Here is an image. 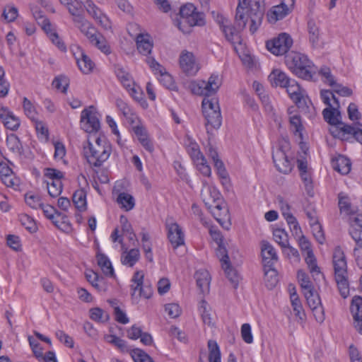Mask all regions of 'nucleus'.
Segmentation results:
<instances>
[{
  "mask_svg": "<svg viewBox=\"0 0 362 362\" xmlns=\"http://www.w3.org/2000/svg\"><path fill=\"white\" fill-rule=\"evenodd\" d=\"M87 143L88 146H84V156L88 163L93 167H100L112 153L110 143L104 136L95 138L94 144L89 140Z\"/></svg>",
  "mask_w": 362,
  "mask_h": 362,
  "instance_id": "obj_1",
  "label": "nucleus"
},
{
  "mask_svg": "<svg viewBox=\"0 0 362 362\" xmlns=\"http://www.w3.org/2000/svg\"><path fill=\"white\" fill-rule=\"evenodd\" d=\"M287 67L298 77L311 81L316 74L317 68L304 54L299 52H291L285 56Z\"/></svg>",
  "mask_w": 362,
  "mask_h": 362,
  "instance_id": "obj_2",
  "label": "nucleus"
},
{
  "mask_svg": "<svg viewBox=\"0 0 362 362\" xmlns=\"http://www.w3.org/2000/svg\"><path fill=\"white\" fill-rule=\"evenodd\" d=\"M332 263L334 271V279L339 291L341 297L346 298L349 293L347 262L346 255L339 246L336 247L334 250Z\"/></svg>",
  "mask_w": 362,
  "mask_h": 362,
  "instance_id": "obj_3",
  "label": "nucleus"
},
{
  "mask_svg": "<svg viewBox=\"0 0 362 362\" xmlns=\"http://www.w3.org/2000/svg\"><path fill=\"white\" fill-rule=\"evenodd\" d=\"M202 111L206 120V129L208 134H213L214 130L218 129L222 123L218 101L216 98H204L202 100Z\"/></svg>",
  "mask_w": 362,
  "mask_h": 362,
  "instance_id": "obj_4",
  "label": "nucleus"
},
{
  "mask_svg": "<svg viewBox=\"0 0 362 362\" xmlns=\"http://www.w3.org/2000/svg\"><path fill=\"white\" fill-rule=\"evenodd\" d=\"M349 234L356 245L354 249L356 263L362 269V214L350 217Z\"/></svg>",
  "mask_w": 362,
  "mask_h": 362,
  "instance_id": "obj_5",
  "label": "nucleus"
},
{
  "mask_svg": "<svg viewBox=\"0 0 362 362\" xmlns=\"http://www.w3.org/2000/svg\"><path fill=\"white\" fill-rule=\"evenodd\" d=\"M293 44V40L287 33H281L276 38L267 42L266 47L275 55H283L288 51Z\"/></svg>",
  "mask_w": 362,
  "mask_h": 362,
  "instance_id": "obj_6",
  "label": "nucleus"
},
{
  "mask_svg": "<svg viewBox=\"0 0 362 362\" xmlns=\"http://www.w3.org/2000/svg\"><path fill=\"white\" fill-rule=\"evenodd\" d=\"M296 0H282L279 5L272 6L267 13V21L275 23L288 16L294 7Z\"/></svg>",
  "mask_w": 362,
  "mask_h": 362,
  "instance_id": "obj_7",
  "label": "nucleus"
},
{
  "mask_svg": "<svg viewBox=\"0 0 362 362\" xmlns=\"http://www.w3.org/2000/svg\"><path fill=\"white\" fill-rule=\"evenodd\" d=\"M144 274L141 271H137L134 273L131 285V295L134 298L137 291L139 296L148 299L152 296L153 288L151 285L144 284Z\"/></svg>",
  "mask_w": 362,
  "mask_h": 362,
  "instance_id": "obj_8",
  "label": "nucleus"
},
{
  "mask_svg": "<svg viewBox=\"0 0 362 362\" xmlns=\"http://www.w3.org/2000/svg\"><path fill=\"white\" fill-rule=\"evenodd\" d=\"M93 107L90 106L84 109L81 113V126L86 132H96L99 130L100 125V121L93 112Z\"/></svg>",
  "mask_w": 362,
  "mask_h": 362,
  "instance_id": "obj_9",
  "label": "nucleus"
},
{
  "mask_svg": "<svg viewBox=\"0 0 362 362\" xmlns=\"http://www.w3.org/2000/svg\"><path fill=\"white\" fill-rule=\"evenodd\" d=\"M71 49L78 69L85 74L90 73L95 66V64L91 59L79 46L74 45L71 47Z\"/></svg>",
  "mask_w": 362,
  "mask_h": 362,
  "instance_id": "obj_10",
  "label": "nucleus"
},
{
  "mask_svg": "<svg viewBox=\"0 0 362 362\" xmlns=\"http://www.w3.org/2000/svg\"><path fill=\"white\" fill-rule=\"evenodd\" d=\"M272 159L276 169L279 172L288 174L291 171L293 168L292 163L288 160V156L283 149L282 146L273 151Z\"/></svg>",
  "mask_w": 362,
  "mask_h": 362,
  "instance_id": "obj_11",
  "label": "nucleus"
},
{
  "mask_svg": "<svg viewBox=\"0 0 362 362\" xmlns=\"http://www.w3.org/2000/svg\"><path fill=\"white\" fill-rule=\"evenodd\" d=\"M168 238L174 249L185 244V234L175 222H167Z\"/></svg>",
  "mask_w": 362,
  "mask_h": 362,
  "instance_id": "obj_12",
  "label": "nucleus"
},
{
  "mask_svg": "<svg viewBox=\"0 0 362 362\" xmlns=\"http://www.w3.org/2000/svg\"><path fill=\"white\" fill-rule=\"evenodd\" d=\"M180 65L187 75H195L199 69L193 53L186 50L182 52L180 56Z\"/></svg>",
  "mask_w": 362,
  "mask_h": 362,
  "instance_id": "obj_13",
  "label": "nucleus"
},
{
  "mask_svg": "<svg viewBox=\"0 0 362 362\" xmlns=\"http://www.w3.org/2000/svg\"><path fill=\"white\" fill-rule=\"evenodd\" d=\"M219 247V252L224 254L221 259V262H222V268L224 269L226 277L231 282L233 288H236L238 286L240 276L237 271L231 267L230 264L229 257L226 252V249L224 247H221L220 246Z\"/></svg>",
  "mask_w": 362,
  "mask_h": 362,
  "instance_id": "obj_14",
  "label": "nucleus"
},
{
  "mask_svg": "<svg viewBox=\"0 0 362 362\" xmlns=\"http://www.w3.org/2000/svg\"><path fill=\"white\" fill-rule=\"evenodd\" d=\"M261 253L264 268L272 267L278 260V256L274 247L268 242L261 243Z\"/></svg>",
  "mask_w": 362,
  "mask_h": 362,
  "instance_id": "obj_15",
  "label": "nucleus"
},
{
  "mask_svg": "<svg viewBox=\"0 0 362 362\" xmlns=\"http://www.w3.org/2000/svg\"><path fill=\"white\" fill-rule=\"evenodd\" d=\"M350 310L356 330L362 334V297L355 296L351 303Z\"/></svg>",
  "mask_w": 362,
  "mask_h": 362,
  "instance_id": "obj_16",
  "label": "nucleus"
},
{
  "mask_svg": "<svg viewBox=\"0 0 362 362\" xmlns=\"http://www.w3.org/2000/svg\"><path fill=\"white\" fill-rule=\"evenodd\" d=\"M0 119L8 129L16 131L21 124L20 119L7 107L0 108Z\"/></svg>",
  "mask_w": 362,
  "mask_h": 362,
  "instance_id": "obj_17",
  "label": "nucleus"
},
{
  "mask_svg": "<svg viewBox=\"0 0 362 362\" xmlns=\"http://www.w3.org/2000/svg\"><path fill=\"white\" fill-rule=\"evenodd\" d=\"M285 88L291 99L297 106L300 107L305 105V98L301 93V88L294 79H291Z\"/></svg>",
  "mask_w": 362,
  "mask_h": 362,
  "instance_id": "obj_18",
  "label": "nucleus"
},
{
  "mask_svg": "<svg viewBox=\"0 0 362 362\" xmlns=\"http://www.w3.org/2000/svg\"><path fill=\"white\" fill-rule=\"evenodd\" d=\"M201 196L205 205L211 209L212 204L221 200V194L219 192L213 187L206 186L201 192Z\"/></svg>",
  "mask_w": 362,
  "mask_h": 362,
  "instance_id": "obj_19",
  "label": "nucleus"
},
{
  "mask_svg": "<svg viewBox=\"0 0 362 362\" xmlns=\"http://www.w3.org/2000/svg\"><path fill=\"white\" fill-rule=\"evenodd\" d=\"M122 249L123 252L121 255V262L124 265L132 267L140 259L139 250L137 248L128 250L124 245H122Z\"/></svg>",
  "mask_w": 362,
  "mask_h": 362,
  "instance_id": "obj_20",
  "label": "nucleus"
},
{
  "mask_svg": "<svg viewBox=\"0 0 362 362\" xmlns=\"http://www.w3.org/2000/svg\"><path fill=\"white\" fill-rule=\"evenodd\" d=\"M330 125L329 132L334 137L340 139L341 140L349 139L350 132L352 130V126L345 124L341 121H339V124Z\"/></svg>",
  "mask_w": 362,
  "mask_h": 362,
  "instance_id": "obj_21",
  "label": "nucleus"
},
{
  "mask_svg": "<svg viewBox=\"0 0 362 362\" xmlns=\"http://www.w3.org/2000/svg\"><path fill=\"white\" fill-rule=\"evenodd\" d=\"M204 82V98H209L210 96L214 95L221 86V80L218 75L212 74L207 81Z\"/></svg>",
  "mask_w": 362,
  "mask_h": 362,
  "instance_id": "obj_22",
  "label": "nucleus"
},
{
  "mask_svg": "<svg viewBox=\"0 0 362 362\" xmlns=\"http://www.w3.org/2000/svg\"><path fill=\"white\" fill-rule=\"evenodd\" d=\"M87 281L98 291H105L107 290V285L105 279L99 276L93 270H88L85 273Z\"/></svg>",
  "mask_w": 362,
  "mask_h": 362,
  "instance_id": "obj_23",
  "label": "nucleus"
},
{
  "mask_svg": "<svg viewBox=\"0 0 362 362\" xmlns=\"http://www.w3.org/2000/svg\"><path fill=\"white\" fill-rule=\"evenodd\" d=\"M197 285L202 293L209 291L211 276L207 270L200 269L195 273Z\"/></svg>",
  "mask_w": 362,
  "mask_h": 362,
  "instance_id": "obj_24",
  "label": "nucleus"
},
{
  "mask_svg": "<svg viewBox=\"0 0 362 362\" xmlns=\"http://www.w3.org/2000/svg\"><path fill=\"white\" fill-rule=\"evenodd\" d=\"M269 78L273 86L282 88H285L291 80L284 72L279 69L273 70Z\"/></svg>",
  "mask_w": 362,
  "mask_h": 362,
  "instance_id": "obj_25",
  "label": "nucleus"
},
{
  "mask_svg": "<svg viewBox=\"0 0 362 362\" xmlns=\"http://www.w3.org/2000/svg\"><path fill=\"white\" fill-rule=\"evenodd\" d=\"M69 10V12L71 16H74V21L76 23L78 22L83 21L84 18L83 13L84 11V6L75 0L69 1L66 5Z\"/></svg>",
  "mask_w": 362,
  "mask_h": 362,
  "instance_id": "obj_26",
  "label": "nucleus"
},
{
  "mask_svg": "<svg viewBox=\"0 0 362 362\" xmlns=\"http://www.w3.org/2000/svg\"><path fill=\"white\" fill-rule=\"evenodd\" d=\"M332 166L337 172L342 175H346L351 170V163L348 158L339 156L335 160H332Z\"/></svg>",
  "mask_w": 362,
  "mask_h": 362,
  "instance_id": "obj_27",
  "label": "nucleus"
},
{
  "mask_svg": "<svg viewBox=\"0 0 362 362\" xmlns=\"http://www.w3.org/2000/svg\"><path fill=\"white\" fill-rule=\"evenodd\" d=\"M136 47L138 51L143 55L147 56L151 54L153 43L149 40V36L148 35H144L142 34H139L136 37Z\"/></svg>",
  "mask_w": 362,
  "mask_h": 362,
  "instance_id": "obj_28",
  "label": "nucleus"
},
{
  "mask_svg": "<svg viewBox=\"0 0 362 362\" xmlns=\"http://www.w3.org/2000/svg\"><path fill=\"white\" fill-rule=\"evenodd\" d=\"M134 132L144 148L148 151L152 152L153 145L148 139L146 129L141 126H136L134 127Z\"/></svg>",
  "mask_w": 362,
  "mask_h": 362,
  "instance_id": "obj_29",
  "label": "nucleus"
},
{
  "mask_svg": "<svg viewBox=\"0 0 362 362\" xmlns=\"http://www.w3.org/2000/svg\"><path fill=\"white\" fill-rule=\"evenodd\" d=\"M220 27L228 41L233 44L240 43V37L233 26L225 24L224 21H222Z\"/></svg>",
  "mask_w": 362,
  "mask_h": 362,
  "instance_id": "obj_30",
  "label": "nucleus"
},
{
  "mask_svg": "<svg viewBox=\"0 0 362 362\" xmlns=\"http://www.w3.org/2000/svg\"><path fill=\"white\" fill-rule=\"evenodd\" d=\"M76 24L81 31L88 37L90 43L95 40L98 35L100 34L98 33L95 28L93 27L86 19H83L81 22L76 23Z\"/></svg>",
  "mask_w": 362,
  "mask_h": 362,
  "instance_id": "obj_31",
  "label": "nucleus"
},
{
  "mask_svg": "<svg viewBox=\"0 0 362 362\" xmlns=\"http://www.w3.org/2000/svg\"><path fill=\"white\" fill-rule=\"evenodd\" d=\"M98 266L106 276H114V269L109 258L104 254H98L96 256Z\"/></svg>",
  "mask_w": 362,
  "mask_h": 362,
  "instance_id": "obj_32",
  "label": "nucleus"
},
{
  "mask_svg": "<svg viewBox=\"0 0 362 362\" xmlns=\"http://www.w3.org/2000/svg\"><path fill=\"white\" fill-rule=\"evenodd\" d=\"M72 201L78 210L85 211L87 208L86 191L83 189L76 190L72 196Z\"/></svg>",
  "mask_w": 362,
  "mask_h": 362,
  "instance_id": "obj_33",
  "label": "nucleus"
},
{
  "mask_svg": "<svg viewBox=\"0 0 362 362\" xmlns=\"http://www.w3.org/2000/svg\"><path fill=\"white\" fill-rule=\"evenodd\" d=\"M115 74L118 80L126 89L132 88V86L134 85V82L130 74L125 71L122 67H117L115 69Z\"/></svg>",
  "mask_w": 362,
  "mask_h": 362,
  "instance_id": "obj_34",
  "label": "nucleus"
},
{
  "mask_svg": "<svg viewBox=\"0 0 362 362\" xmlns=\"http://www.w3.org/2000/svg\"><path fill=\"white\" fill-rule=\"evenodd\" d=\"M6 145L13 153L21 155L23 153V145L15 134H11L6 138Z\"/></svg>",
  "mask_w": 362,
  "mask_h": 362,
  "instance_id": "obj_35",
  "label": "nucleus"
},
{
  "mask_svg": "<svg viewBox=\"0 0 362 362\" xmlns=\"http://www.w3.org/2000/svg\"><path fill=\"white\" fill-rule=\"evenodd\" d=\"M324 119L329 124H339L340 119V112L336 107H327L322 111Z\"/></svg>",
  "mask_w": 362,
  "mask_h": 362,
  "instance_id": "obj_36",
  "label": "nucleus"
},
{
  "mask_svg": "<svg viewBox=\"0 0 362 362\" xmlns=\"http://www.w3.org/2000/svg\"><path fill=\"white\" fill-rule=\"evenodd\" d=\"M117 202L121 205L122 208L126 211H129L134 207L135 202L134 197L126 192L119 193Z\"/></svg>",
  "mask_w": 362,
  "mask_h": 362,
  "instance_id": "obj_37",
  "label": "nucleus"
},
{
  "mask_svg": "<svg viewBox=\"0 0 362 362\" xmlns=\"http://www.w3.org/2000/svg\"><path fill=\"white\" fill-rule=\"evenodd\" d=\"M209 349V362H221V351L219 346L216 341L209 340L208 341Z\"/></svg>",
  "mask_w": 362,
  "mask_h": 362,
  "instance_id": "obj_38",
  "label": "nucleus"
},
{
  "mask_svg": "<svg viewBox=\"0 0 362 362\" xmlns=\"http://www.w3.org/2000/svg\"><path fill=\"white\" fill-rule=\"evenodd\" d=\"M265 275V284L269 289H272L278 283L276 271L272 267L264 268Z\"/></svg>",
  "mask_w": 362,
  "mask_h": 362,
  "instance_id": "obj_39",
  "label": "nucleus"
},
{
  "mask_svg": "<svg viewBox=\"0 0 362 362\" xmlns=\"http://www.w3.org/2000/svg\"><path fill=\"white\" fill-rule=\"evenodd\" d=\"M320 95L322 101L329 107L339 108V102L338 98L335 97L333 92L328 90H321Z\"/></svg>",
  "mask_w": 362,
  "mask_h": 362,
  "instance_id": "obj_40",
  "label": "nucleus"
},
{
  "mask_svg": "<svg viewBox=\"0 0 362 362\" xmlns=\"http://www.w3.org/2000/svg\"><path fill=\"white\" fill-rule=\"evenodd\" d=\"M339 207L341 213L347 215H353L355 212L352 208L349 198L342 193L339 194Z\"/></svg>",
  "mask_w": 362,
  "mask_h": 362,
  "instance_id": "obj_41",
  "label": "nucleus"
},
{
  "mask_svg": "<svg viewBox=\"0 0 362 362\" xmlns=\"http://www.w3.org/2000/svg\"><path fill=\"white\" fill-rule=\"evenodd\" d=\"M308 31L309 34V40L313 45L318 43L320 40V30L313 20H309L308 22Z\"/></svg>",
  "mask_w": 362,
  "mask_h": 362,
  "instance_id": "obj_42",
  "label": "nucleus"
},
{
  "mask_svg": "<svg viewBox=\"0 0 362 362\" xmlns=\"http://www.w3.org/2000/svg\"><path fill=\"white\" fill-rule=\"evenodd\" d=\"M48 194L51 197H57L62 192L63 185L62 180H46Z\"/></svg>",
  "mask_w": 362,
  "mask_h": 362,
  "instance_id": "obj_43",
  "label": "nucleus"
},
{
  "mask_svg": "<svg viewBox=\"0 0 362 362\" xmlns=\"http://www.w3.org/2000/svg\"><path fill=\"white\" fill-rule=\"evenodd\" d=\"M116 105L117 108L122 112L124 117H126V119L131 123H134V115L129 106L121 99H117L116 100Z\"/></svg>",
  "mask_w": 362,
  "mask_h": 362,
  "instance_id": "obj_44",
  "label": "nucleus"
},
{
  "mask_svg": "<svg viewBox=\"0 0 362 362\" xmlns=\"http://www.w3.org/2000/svg\"><path fill=\"white\" fill-rule=\"evenodd\" d=\"M262 13V17L264 13V3L263 0H250L249 17L255 16L257 13Z\"/></svg>",
  "mask_w": 362,
  "mask_h": 362,
  "instance_id": "obj_45",
  "label": "nucleus"
},
{
  "mask_svg": "<svg viewBox=\"0 0 362 362\" xmlns=\"http://www.w3.org/2000/svg\"><path fill=\"white\" fill-rule=\"evenodd\" d=\"M297 278L303 291V293L314 288L308 275L303 270H299L298 272Z\"/></svg>",
  "mask_w": 362,
  "mask_h": 362,
  "instance_id": "obj_46",
  "label": "nucleus"
},
{
  "mask_svg": "<svg viewBox=\"0 0 362 362\" xmlns=\"http://www.w3.org/2000/svg\"><path fill=\"white\" fill-rule=\"evenodd\" d=\"M291 302L295 315L298 317L300 319H303L305 314L302 312L303 306L297 293L294 292L291 293Z\"/></svg>",
  "mask_w": 362,
  "mask_h": 362,
  "instance_id": "obj_47",
  "label": "nucleus"
},
{
  "mask_svg": "<svg viewBox=\"0 0 362 362\" xmlns=\"http://www.w3.org/2000/svg\"><path fill=\"white\" fill-rule=\"evenodd\" d=\"M303 293L310 308H315L316 306L320 305V304H322L319 295L315 291L314 288L308 291H305Z\"/></svg>",
  "mask_w": 362,
  "mask_h": 362,
  "instance_id": "obj_48",
  "label": "nucleus"
},
{
  "mask_svg": "<svg viewBox=\"0 0 362 362\" xmlns=\"http://www.w3.org/2000/svg\"><path fill=\"white\" fill-rule=\"evenodd\" d=\"M195 12L196 8L192 4H187L182 6L180 9V14L182 18V21L179 23L180 25L185 23V21L189 19V16ZM179 28L182 30L180 26H179Z\"/></svg>",
  "mask_w": 362,
  "mask_h": 362,
  "instance_id": "obj_49",
  "label": "nucleus"
},
{
  "mask_svg": "<svg viewBox=\"0 0 362 362\" xmlns=\"http://www.w3.org/2000/svg\"><path fill=\"white\" fill-rule=\"evenodd\" d=\"M90 317L98 322H105L109 320V315L100 308L90 310Z\"/></svg>",
  "mask_w": 362,
  "mask_h": 362,
  "instance_id": "obj_50",
  "label": "nucleus"
},
{
  "mask_svg": "<svg viewBox=\"0 0 362 362\" xmlns=\"http://www.w3.org/2000/svg\"><path fill=\"white\" fill-rule=\"evenodd\" d=\"M185 23L188 24L190 27L203 26L205 25V16L203 13L196 11L189 16Z\"/></svg>",
  "mask_w": 362,
  "mask_h": 362,
  "instance_id": "obj_51",
  "label": "nucleus"
},
{
  "mask_svg": "<svg viewBox=\"0 0 362 362\" xmlns=\"http://www.w3.org/2000/svg\"><path fill=\"white\" fill-rule=\"evenodd\" d=\"M305 260L312 274H319L320 272V268L317 264L316 258L313 254V250H310L307 254H305Z\"/></svg>",
  "mask_w": 362,
  "mask_h": 362,
  "instance_id": "obj_52",
  "label": "nucleus"
},
{
  "mask_svg": "<svg viewBox=\"0 0 362 362\" xmlns=\"http://www.w3.org/2000/svg\"><path fill=\"white\" fill-rule=\"evenodd\" d=\"M25 203L33 209H38L42 206L41 198L39 195L33 192H28L25 194Z\"/></svg>",
  "mask_w": 362,
  "mask_h": 362,
  "instance_id": "obj_53",
  "label": "nucleus"
},
{
  "mask_svg": "<svg viewBox=\"0 0 362 362\" xmlns=\"http://www.w3.org/2000/svg\"><path fill=\"white\" fill-rule=\"evenodd\" d=\"M273 235L275 241L281 245V247L285 248L287 246L288 243V234L284 229H275L273 232Z\"/></svg>",
  "mask_w": 362,
  "mask_h": 362,
  "instance_id": "obj_54",
  "label": "nucleus"
},
{
  "mask_svg": "<svg viewBox=\"0 0 362 362\" xmlns=\"http://www.w3.org/2000/svg\"><path fill=\"white\" fill-rule=\"evenodd\" d=\"M105 339L107 342L115 345L116 347H117L121 351H127V341L125 340L117 337L116 335H114V334L106 335L105 337Z\"/></svg>",
  "mask_w": 362,
  "mask_h": 362,
  "instance_id": "obj_55",
  "label": "nucleus"
},
{
  "mask_svg": "<svg viewBox=\"0 0 362 362\" xmlns=\"http://www.w3.org/2000/svg\"><path fill=\"white\" fill-rule=\"evenodd\" d=\"M40 208L42 209L43 213L46 217L51 220L55 226H58V221L56 220V216H60L62 214L57 211L54 207L50 205L44 206L42 204V206Z\"/></svg>",
  "mask_w": 362,
  "mask_h": 362,
  "instance_id": "obj_56",
  "label": "nucleus"
},
{
  "mask_svg": "<svg viewBox=\"0 0 362 362\" xmlns=\"http://www.w3.org/2000/svg\"><path fill=\"white\" fill-rule=\"evenodd\" d=\"M93 45L98 48L102 52L108 54L110 53V47L106 39L101 35H98L95 40L91 43Z\"/></svg>",
  "mask_w": 362,
  "mask_h": 362,
  "instance_id": "obj_57",
  "label": "nucleus"
},
{
  "mask_svg": "<svg viewBox=\"0 0 362 362\" xmlns=\"http://www.w3.org/2000/svg\"><path fill=\"white\" fill-rule=\"evenodd\" d=\"M132 356L134 362H154L149 355L139 349H133Z\"/></svg>",
  "mask_w": 362,
  "mask_h": 362,
  "instance_id": "obj_58",
  "label": "nucleus"
},
{
  "mask_svg": "<svg viewBox=\"0 0 362 362\" xmlns=\"http://www.w3.org/2000/svg\"><path fill=\"white\" fill-rule=\"evenodd\" d=\"M21 224L30 233H35L37 230V226L33 218L27 214H22L20 216Z\"/></svg>",
  "mask_w": 362,
  "mask_h": 362,
  "instance_id": "obj_59",
  "label": "nucleus"
},
{
  "mask_svg": "<svg viewBox=\"0 0 362 362\" xmlns=\"http://www.w3.org/2000/svg\"><path fill=\"white\" fill-rule=\"evenodd\" d=\"M110 303L114 306V314L115 320L121 324L125 325L129 322V318L126 313L122 311L118 306L115 305L117 303L110 300Z\"/></svg>",
  "mask_w": 362,
  "mask_h": 362,
  "instance_id": "obj_60",
  "label": "nucleus"
},
{
  "mask_svg": "<svg viewBox=\"0 0 362 362\" xmlns=\"http://www.w3.org/2000/svg\"><path fill=\"white\" fill-rule=\"evenodd\" d=\"M23 107L26 116L32 120H35L37 112L33 103L27 98H23Z\"/></svg>",
  "mask_w": 362,
  "mask_h": 362,
  "instance_id": "obj_61",
  "label": "nucleus"
},
{
  "mask_svg": "<svg viewBox=\"0 0 362 362\" xmlns=\"http://www.w3.org/2000/svg\"><path fill=\"white\" fill-rule=\"evenodd\" d=\"M301 180L304 183L305 190L310 196L313 195V184L311 177V172L300 174Z\"/></svg>",
  "mask_w": 362,
  "mask_h": 362,
  "instance_id": "obj_62",
  "label": "nucleus"
},
{
  "mask_svg": "<svg viewBox=\"0 0 362 362\" xmlns=\"http://www.w3.org/2000/svg\"><path fill=\"white\" fill-rule=\"evenodd\" d=\"M18 9L14 6H6L2 13V17L7 22H13L18 17Z\"/></svg>",
  "mask_w": 362,
  "mask_h": 362,
  "instance_id": "obj_63",
  "label": "nucleus"
},
{
  "mask_svg": "<svg viewBox=\"0 0 362 362\" xmlns=\"http://www.w3.org/2000/svg\"><path fill=\"white\" fill-rule=\"evenodd\" d=\"M165 310L171 318L178 317L182 313V310L177 303L166 304L165 305Z\"/></svg>",
  "mask_w": 362,
  "mask_h": 362,
  "instance_id": "obj_64",
  "label": "nucleus"
}]
</instances>
